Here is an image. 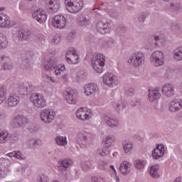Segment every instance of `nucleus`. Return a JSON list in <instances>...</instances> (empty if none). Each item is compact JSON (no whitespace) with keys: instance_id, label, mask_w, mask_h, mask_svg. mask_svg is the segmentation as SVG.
Masks as SVG:
<instances>
[{"instance_id":"nucleus-1","label":"nucleus","mask_w":182,"mask_h":182,"mask_svg":"<svg viewBox=\"0 0 182 182\" xmlns=\"http://www.w3.org/2000/svg\"><path fill=\"white\" fill-rule=\"evenodd\" d=\"M92 66L97 73H103L106 57L102 53H95L91 58Z\"/></svg>"},{"instance_id":"nucleus-2","label":"nucleus","mask_w":182,"mask_h":182,"mask_svg":"<svg viewBox=\"0 0 182 182\" xmlns=\"http://www.w3.org/2000/svg\"><path fill=\"white\" fill-rule=\"evenodd\" d=\"M43 68L48 72H50L54 69L56 76L63 75V72L66 70L65 65H58V61L55 59H49L46 61L43 65Z\"/></svg>"},{"instance_id":"nucleus-3","label":"nucleus","mask_w":182,"mask_h":182,"mask_svg":"<svg viewBox=\"0 0 182 182\" xmlns=\"http://www.w3.org/2000/svg\"><path fill=\"white\" fill-rule=\"evenodd\" d=\"M75 141L81 147H89L92 143V134L85 131H81L77 133L75 137Z\"/></svg>"},{"instance_id":"nucleus-4","label":"nucleus","mask_w":182,"mask_h":182,"mask_svg":"<svg viewBox=\"0 0 182 182\" xmlns=\"http://www.w3.org/2000/svg\"><path fill=\"white\" fill-rule=\"evenodd\" d=\"M65 4L70 14H77L83 8V0H65Z\"/></svg>"},{"instance_id":"nucleus-5","label":"nucleus","mask_w":182,"mask_h":182,"mask_svg":"<svg viewBox=\"0 0 182 182\" xmlns=\"http://www.w3.org/2000/svg\"><path fill=\"white\" fill-rule=\"evenodd\" d=\"M144 60L146 57L141 52L133 53L128 59V63L132 65L134 68H140V66L144 65Z\"/></svg>"},{"instance_id":"nucleus-6","label":"nucleus","mask_w":182,"mask_h":182,"mask_svg":"<svg viewBox=\"0 0 182 182\" xmlns=\"http://www.w3.org/2000/svg\"><path fill=\"white\" fill-rule=\"evenodd\" d=\"M150 63L153 66L159 68L164 65V53L161 50H156L151 53Z\"/></svg>"},{"instance_id":"nucleus-7","label":"nucleus","mask_w":182,"mask_h":182,"mask_svg":"<svg viewBox=\"0 0 182 182\" xmlns=\"http://www.w3.org/2000/svg\"><path fill=\"white\" fill-rule=\"evenodd\" d=\"M30 100L33 106L38 107V109H43V107H46V100H45V97L38 93L32 94Z\"/></svg>"},{"instance_id":"nucleus-8","label":"nucleus","mask_w":182,"mask_h":182,"mask_svg":"<svg viewBox=\"0 0 182 182\" xmlns=\"http://www.w3.org/2000/svg\"><path fill=\"white\" fill-rule=\"evenodd\" d=\"M55 116H56V114L50 109H43L40 113L41 119L47 124L52 123L55 120Z\"/></svg>"},{"instance_id":"nucleus-9","label":"nucleus","mask_w":182,"mask_h":182,"mask_svg":"<svg viewBox=\"0 0 182 182\" xmlns=\"http://www.w3.org/2000/svg\"><path fill=\"white\" fill-rule=\"evenodd\" d=\"M65 59L68 63L70 65H76L79 62L80 58L77 53L75 49L71 48L68 50L66 53Z\"/></svg>"},{"instance_id":"nucleus-10","label":"nucleus","mask_w":182,"mask_h":182,"mask_svg":"<svg viewBox=\"0 0 182 182\" xmlns=\"http://www.w3.org/2000/svg\"><path fill=\"white\" fill-rule=\"evenodd\" d=\"M33 18L39 23H45L46 19H48V16L46 15V11L42 9L36 10L33 13Z\"/></svg>"},{"instance_id":"nucleus-11","label":"nucleus","mask_w":182,"mask_h":182,"mask_svg":"<svg viewBox=\"0 0 182 182\" xmlns=\"http://www.w3.org/2000/svg\"><path fill=\"white\" fill-rule=\"evenodd\" d=\"M76 116L80 120H90L92 118V112H90V109H87V108L80 107L76 112Z\"/></svg>"},{"instance_id":"nucleus-12","label":"nucleus","mask_w":182,"mask_h":182,"mask_svg":"<svg viewBox=\"0 0 182 182\" xmlns=\"http://www.w3.org/2000/svg\"><path fill=\"white\" fill-rule=\"evenodd\" d=\"M52 24L54 28L62 29L66 26V18L62 15H57L53 18Z\"/></svg>"},{"instance_id":"nucleus-13","label":"nucleus","mask_w":182,"mask_h":182,"mask_svg":"<svg viewBox=\"0 0 182 182\" xmlns=\"http://www.w3.org/2000/svg\"><path fill=\"white\" fill-rule=\"evenodd\" d=\"M31 60H32V55H31V53H26L23 55L21 58L20 62L21 69L24 70H29V68H31Z\"/></svg>"},{"instance_id":"nucleus-14","label":"nucleus","mask_w":182,"mask_h":182,"mask_svg":"<svg viewBox=\"0 0 182 182\" xmlns=\"http://www.w3.org/2000/svg\"><path fill=\"white\" fill-rule=\"evenodd\" d=\"M46 8L50 14H56L60 9V0H48L46 3Z\"/></svg>"},{"instance_id":"nucleus-15","label":"nucleus","mask_w":182,"mask_h":182,"mask_svg":"<svg viewBox=\"0 0 182 182\" xmlns=\"http://www.w3.org/2000/svg\"><path fill=\"white\" fill-rule=\"evenodd\" d=\"M73 164V161L69 158H65L58 161V169L62 173H65L70 166Z\"/></svg>"},{"instance_id":"nucleus-16","label":"nucleus","mask_w":182,"mask_h":182,"mask_svg":"<svg viewBox=\"0 0 182 182\" xmlns=\"http://www.w3.org/2000/svg\"><path fill=\"white\" fill-rule=\"evenodd\" d=\"M13 126L16 128L22 127L29 123V120L25 116L18 115L13 119Z\"/></svg>"},{"instance_id":"nucleus-17","label":"nucleus","mask_w":182,"mask_h":182,"mask_svg":"<svg viewBox=\"0 0 182 182\" xmlns=\"http://www.w3.org/2000/svg\"><path fill=\"white\" fill-rule=\"evenodd\" d=\"M181 4L176 1H172L164 6V10L166 12H178L179 11H181Z\"/></svg>"},{"instance_id":"nucleus-18","label":"nucleus","mask_w":182,"mask_h":182,"mask_svg":"<svg viewBox=\"0 0 182 182\" xmlns=\"http://www.w3.org/2000/svg\"><path fill=\"white\" fill-rule=\"evenodd\" d=\"M161 92L164 96H166V97H173V96H174L176 94V91L174 90V85L170 83L164 85L161 88Z\"/></svg>"},{"instance_id":"nucleus-19","label":"nucleus","mask_w":182,"mask_h":182,"mask_svg":"<svg viewBox=\"0 0 182 182\" xmlns=\"http://www.w3.org/2000/svg\"><path fill=\"white\" fill-rule=\"evenodd\" d=\"M33 90V85L32 84H29L28 82H24L18 85V92L21 95L23 96H26V95H29Z\"/></svg>"},{"instance_id":"nucleus-20","label":"nucleus","mask_w":182,"mask_h":182,"mask_svg":"<svg viewBox=\"0 0 182 182\" xmlns=\"http://www.w3.org/2000/svg\"><path fill=\"white\" fill-rule=\"evenodd\" d=\"M164 144H158L156 147L152 151V157L154 160H159V159H161L164 156Z\"/></svg>"},{"instance_id":"nucleus-21","label":"nucleus","mask_w":182,"mask_h":182,"mask_svg":"<svg viewBox=\"0 0 182 182\" xmlns=\"http://www.w3.org/2000/svg\"><path fill=\"white\" fill-rule=\"evenodd\" d=\"M149 43H155L156 46H164L166 45V38L164 36H152L149 38Z\"/></svg>"},{"instance_id":"nucleus-22","label":"nucleus","mask_w":182,"mask_h":182,"mask_svg":"<svg viewBox=\"0 0 182 182\" xmlns=\"http://www.w3.org/2000/svg\"><path fill=\"white\" fill-rule=\"evenodd\" d=\"M117 81V78L112 73H106L102 77V82L107 86H113L116 85V82Z\"/></svg>"},{"instance_id":"nucleus-23","label":"nucleus","mask_w":182,"mask_h":182,"mask_svg":"<svg viewBox=\"0 0 182 182\" xmlns=\"http://www.w3.org/2000/svg\"><path fill=\"white\" fill-rule=\"evenodd\" d=\"M96 28L97 32L105 35V33H107V32H109L110 23L109 22H103L100 21L97 23Z\"/></svg>"},{"instance_id":"nucleus-24","label":"nucleus","mask_w":182,"mask_h":182,"mask_svg":"<svg viewBox=\"0 0 182 182\" xmlns=\"http://www.w3.org/2000/svg\"><path fill=\"white\" fill-rule=\"evenodd\" d=\"M182 107V101L181 100H175L169 103L168 109L172 113H176L178 112Z\"/></svg>"},{"instance_id":"nucleus-25","label":"nucleus","mask_w":182,"mask_h":182,"mask_svg":"<svg viewBox=\"0 0 182 182\" xmlns=\"http://www.w3.org/2000/svg\"><path fill=\"white\" fill-rule=\"evenodd\" d=\"M85 95L87 96H90L92 95H95L97 90H99V88L97 87V85L95 83H90L87 84L84 87Z\"/></svg>"},{"instance_id":"nucleus-26","label":"nucleus","mask_w":182,"mask_h":182,"mask_svg":"<svg viewBox=\"0 0 182 182\" xmlns=\"http://www.w3.org/2000/svg\"><path fill=\"white\" fill-rule=\"evenodd\" d=\"M64 95L67 103H69L70 105H75L76 97H75V91H73V90L65 91L64 92Z\"/></svg>"},{"instance_id":"nucleus-27","label":"nucleus","mask_w":182,"mask_h":182,"mask_svg":"<svg viewBox=\"0 0 182 182\" xmlns=\"http://www.w3.org/2000/svg\"><path fill=\"white\" fill-rule=\"evenodd\" d=\"M11 20L5 14H0V28H10Z\"/></svg>"},{"instance_id":"nucleus-28","label":"nucleus","mask_w":182,"mask_h":182,"mask_svg":"<svg viewBox=\"0 0 182 182\" xmlns=\"http://www.w3.org/2000/svg\"><path fill=\"white\" fill-rule=\"evenodd\" d=\"M161 94H160V90L155 88L154 90H149V100L151 102H156L157 99H160Z\"/></svg>"},{"instance_id":"nucleus-29","label":"nucleus","mask_w":182,"mask_h":182,"mask_svg":"<svg viewBox=\"0 0 182 182\" xmlns=\"http://www.w3.org/2000/svg\"><path fill=\"white\" fill-rule=\"evenodd\" d=\"M119 170L124 176H126L127 174L130 173V171H132V164L127 162V161H123L119 166Z\"/></svg>"},{"instance_id":"nucleus-30","label":"nucleus","mask_w":182,"mask_h":182,"mask_svg":"<svg viewBox=\"0 0 182 182\" xmlns=\"http://www.w3.org/2000/svg\"><path fill=\"white\" fill-rule=\"evenodd\" d=\"M20 100L21 98L19 96L14 94L13 95L9 96L7 99V106H9V107H15V106L19 103Z\"/></svg>"},{"instance_id":"nucleus-31","label":"nucleus","mask_w":182,"mask_h":182,"mask_svg":"<svg viewBox=\"0 0 182 182\" xmlns=\"http://www.w3.org/2000/svg\"><path fill=\"white\" fill-rule=\"evenodd\" d=\"M14 69L12 60L8 56H3V70H11Z\"/></svg>"},{"instance_id":"nucleus-32","label":"nucleus","mask_w":182,"mask_h":182,"mask_svg":"<svg viewBox=\"0 0 182 182\" xmlns=\"http://www.w3.org/2000/svg\"><path fill=\"white\" fill-rule=\"evenodd\" d=\"M104 122L109 127H117L119 126V121L113 117L109 116L104 117Z\"/></svg>"},{"instance_id":"nucleus-33","label":"nucleus","mask_w":182,"mask_h":182,"mask_svg":"<svg viewBox=\"0 0 182 182\" xmlns=\"http://www.w3.org/2000/svg\"><path fill=\"white\" fill-rule=\"evenodd\" d=\"M77 21L80 26H87L92 23V19L86 16H80Z\"/></svg>"},{"instance_id":"nucleus-34","label":"nucleus","mask_w":182,"mask_h":182,"mask_svg":"<svg viewBox=\"0 0 182 182\" xmlns=\"http://www.w3.org/2000/svg\"><path fill=\"white\" fill-rule=\"evenodd\" d=\"M31 36V31L25 29H21L18 31V38L19 41H28Z\"/></svg>"},{"instance_id":"nucleus-35","label":"nucleus","mask_w":182,"mask_h":182,"mask_svg":"<svg viewBox=\"0 0 182 182\" xmlns=\"http://www.w3.org/2000/svg\"><path fill=\"white\" fill-rule=\"evenodd\" d=\"M173 58L176 62L182 60V46H179L173 50L172 53Z\"/></svg>"},{"instance_id":"nucleus-36","label":"nucleus","mask_w":182,"mask_h":182,"mask_svg":"<svg viewBox=\"0 0 182 182\" xmlns=\"http://www.w3.org/2000/svg\"><path fill=\"white\" fill-rule=\"evenodd\" d=\"M159 170H160V166H159V164L151 166L149 173L152 178H159V177H160Z\"/></svg>"},{"instance_id":"nucleus-37","label":"nucleus","mask_w":182,"mask_h":182,"mask_svg":"<svg viewBox=\"0 0 182 182\" xmlns=\"http://www.w3.org/2000/svg\"><path fill=\"white\" fill-rule=\"evenodd\" d=\"M122 147L124 153L127 154L133 150V143L129 141H124L122 143Z\"/></svg>"},{"instance_id":"nucleus-38","label":"nucleus","mask_w":182,"mask_h":182,"mask_svg":"<svg viewBox=\"0 0 182 182\" xmlns=\"http://www.w3.org/2000/svg\"><path fill=\"white\" fill-rule=\"evenodd\" d=\"M55 143L58 144V146H65L68 144V138L60 135L57 136L55 137Z\"/></svg>"},{"instance_id":"nucleus-39","label":"nucleus","mask_w":182,"mask_h":182,"mask_svg":"<svg viewBox=\"0 0 182 182\" xmlns=\"http://www.w3.org/2000/svg\"><path fill=\"white\" fill-rule=\"evenodd\" d=\"M112 107H114L115 110H117V112H119L120 110H123V109L126 107L127 104L126 102H112Z\"/></svg>"},{"instance_id":"nucleus-40","label":"nucleus","mask_w":182,"mask_h":182,"mask_svg":"<svg viewBox=\"0 0 182 182\" xmlns=\"http://www.w3.org/2000/svg\"><path fill=\"white\" fill-rule=\"evenodd\" d=\"M8 47V38L3 33H0V50Z\"/></svg>"},{"instance_id":"nucleus-41","label":"nucleus","mask_w":182,"mask_h":182,"mask_svg":"<svg viewBox=\"0 0 182 182\" xmlns=\"http://www.w3.org/2000/svg\"><path fill=\"white\" fill-rule=\"evenodd\" d=\"M8 136H9L8 131H0V144H4L8 141Z\"/></svg>"},{"instance_id":"nucleus-42","label":"nucleus","mask_w":182,"mask_h":182,"mask_svg":"<svg viewBox=\"0 0 182 182\" xmlns=\"http://www.w3.org/2000/svg\"><path fill=\"white\" fill-rule=\"evenodd\" d=\"M6 100V87H0V105Z\"/></svg>"},{"instance_id":"nucleus-43","label":"nucleus","mask_w":182,"mask_h":182,"mask_svg":"<svg viewBox=\"0 0 182 182\" xmlns=\"http://www.w3.org/2000/svg\"><path fill=\"white\" fill-rule=\"evenodd\" d=\"M171 31L176 33L177 35H180L182 33V26L181 25L177 24V23H172L171 26Z\"/></svg>"},{"instance_id":"nucleus-44","label":"nucleus","mask_w":182,"mask_h":182,"mask_svg":"<svg viewBox=\"0 0 182 182\" xmlns=\"http://www.w3.org/2000/svg\"><path fill=\"white\" fill-rule=\"evenodd\" d=\"M35 41L36 43H38L40 45H43L45 44V42H46L45 36L42 33H38L36 35Z\"/></svg>"},{"instance_id":"nucleus-45","label":"nucleus","mask_w":182,"mask_h":182,"mask_svg":"<svg viewBox=\"0 0 182 182\" xmlns=\"http://www.w3.org/2000/svg\"><path fill=\"white\" fill-rule=\"evenodd\" d=\"M105 147L109 149V147H112L113 146V143H114V137L113 136H107L104 140Z\"/></svg>"},{"instance_id":"nucleus-46","label":"nucleus","mask_w":182,"mask_h":182,"mask_svg":"<svg viewBox=\"0 0 182 182\" xmlns=\"http://www.w3.org/2000/svg\"><path fill=\"white\" fill-rule=\"evenodd\" d=\"M27 144L29 146L31 149H35L36 147L38 146V139H33V138H30L28 140Z\"/></svg>"},{"instance_id":"nucleus-47","label":"nucleus","mask_w":182,"mask_h":182,"mask_svg":"<svg viewBox=\"0 0 182 182\" xmlns=\"http://www.w3.org/2000/svg\"><path fill=\"white\" fill-rule=\"evenodd\" d=\"M135 167L138 168V170H141L146 166V161L144 160H138L135 161Z\"/></svg>"},{"instance_id":"nucleus-48","label":"nucleus","mask_w":182,"mask_h":182,"mask_svg":"<svg viewBox=\"0 0 182 182\" xmlns=\"http://www.w3.org/2000/svg\"><path fill=\"white\" fill-rule=\"evenodd\" d=\"M97 154L102 156H107L109 154V149H107V147L106 146L102 149H98L97 151Z\"/></svg>"},{"instance_id":"nucleus-49","label":"nucleus","mask_w":182,"mask_h":182,"mask_svg":"<svg viewBox=\"0 0 182 182\" xmlns=\"http://www.w3.org/2000/svg\"><path fill=\"white\" fill-rule=\"evenodd\" d=\"M149 14H147V12L141 13L138 17L139 22H141V23H143V22L146 21V18H147Z\"/></svg>"},{"instance_id":"nucleus-50","label":"nucleus","mask_w":182,"mask_h":182,"mask_svg":"<svg viewBox=\"0 0 182 182\" xmlns=\"http://www.w3.org/2000/svg\"><path fill=\"white\" fill-rule=\"evenodd\" d=\"M91 182H105L102 176H93L91 178Z\"/></svg>"},{"instance_id":"nucleus-51","label":"nucleus","mask_w":182,"mask_h":182,"mask_svg":"<svg viewBox=\"0 0 182 182\" xmlns=\"http://www.w3.org/2000/svg\"><path fill=\"white\" fill-rule=\"evenodd\" d=\"M39 182H49V177L45 174H42L38 177Z\"/></svg>"},{"instance_id":"nucleus-52","label":"nucleus","mask_w":182,"mask_h":182,"mask_svg":"<svg viewBox=\"0 0 182 182\" xmlns=\"http://www.w3.org/2000/svg\"><path fill=\"white\" fill-rule=\"evenodd\" d=\"M81 167L84 171H87V170H90V166L87 163L82 162L81 164Z\"/></svg>"},{"instance_id":"nucleus-53","label":"nucleus","mask_w":182,"mask_h":182,"mask_svg":"<svg viewBox=\"0 0 182 182\" xmlns=\"http://www.w3.org/2000/svg\"><path fill=\"white\" fill-rule=\"evenodd\" d=\"M15 159H20L21 160H25V156L21 154V151H16V154L14 155Z\"/></svg>"},{"instance_id":"nucleus-54","label":"nucleus","mask_w":182,"mask_h":182,"mask_svg":"<svg viewBox=\"0 0 182 182\" xmlns=\"http://www.w3.org/2000/svg\"><path fill=\"white\" fill-rule=\"evenodd\" d=\"M1 161L2 164H4V166H6V167H9V166H11V161H9V159H5V158H1Z\"/></svg>"},{"instance_id":"nucleus-55","label":"nucleus","mask_w":182,"mask_h":182,"mask_svg":"<svg viewBox=\"0 0 182 182\" xmlns=\"http://www.w3.org/2000/svg\"><path fill=\"white\" fill-rule=\"evenodd\" d=\"M118 32H119V33H120V35H123V33H124V32H126V27L124 26H120L118 28Z\"/></svg>"},{"instance_id":"nucleus-56","label":"nucleus","mask_w":182,"mask_h":182,"mask_svg":"<svg viewBox=\"0 0 182 182\" xmlns=\"http://www.w3.org/2000/svg\"><path fill=\"white\" fill-rule=\"evenodd\" d=\"M59 42H60V36H54V38H53V43L58 45V43H59Z\"/></svg>"},{"instance_id":"nucleus-57","label":"nucleus","mask_w":182,"mask_h":182,"mask_svg":"<svg viewBox=\"0 0 182 182\" xmlns=\"http://www.w3.org/2000/svg\"><path fill=\"white\" fill-rule=\"evenodd\" d=\"M127 95H128L129 96H133V95H134V88H133V87H129V88L127 90Z\"/></svg>"},{"instance_id":"nucleus-58","label":"nucleus","mask_w":182,"mask_h":182,"mask_svg":"<svg viewBox=\"0 0 182 182\" xmlns=\"http://www.w3.org/2000/svg\"><path fill=\"white\" fill-rule=\"evenodd\" d=\"M109 14L111 18H117V12L116 11L111 10L109 11Z\"/></svg>"},{"instance_id":"nucleus-59","label":"nucleus","mask_w":182,"mask_h":182,"mask_svg":"<svg viewBox=\"0 0 182 182\" xmlns=\"http://www.w3.org/2000/svg\"><path fill=\"white\" fill-rule=\"evenodd\" d=\"M75 34L73 32H70L68 35V41H72L73 39H75Z\"/></svg>"},{"instance_id":"nucleus-60","label":"nucleus","mask_w":182,"mask_h":182,"mask_svg":"<svg viewBox=\"0 0 182 182\" xmlns=\"http://www.w3.org/2000/svg\"><path fill=\"white\" fill-rule=\"evenodd\" d=\"M112 43V41H105L103 43L104 48H110Z\"/></svg>"},{"instance_id":"nucleus-61","label":"nucleus","mask_w":182,"mask_h":182,"mask_svg":"<svg viewBox=\"0 0 182 182\" xmlns=\"http://www.w3.org/2000/svg\"><path fill=\"white\" fill-rule=\"evenodd\" d=\"M28 130H30V132H31V133H33V132H37L38 131V128H36V126H30L28 128Z\"/></svg>"},{"instance_id":"nucleus-62","label":"nucleus","mask_w":182,"mask_h":182,"mask_svg":"<svg viewBox=\"0 0 182 182\" xmlns=\"http://www.w3.org/2000/svg\"><path fill=\"white\" fill-rule=\"evenodd\" d=\"M133 107H137L140 106V100L135 101L132 103Z\"/></svg>"},{"instance_id":"nucleus-63","label":"nucleus","mask_w":182,"mask_h":182,"mask_svg":"<svg viewBox=\"0 0 182 182\" xmlns=\"http://www.w3.org/2000/svg\"><path fill=\"white\" fill-rule=\"evenodd\" d=\"M15 154H16V151L10 152L9 154H6V156H8V157L12 158V157H15Z\"/></svg>"},{"instance_id":"nucleus-64","label":"nucleus","mask_w":182,"mask_h":182,"mask_svg":"<svg viewBox=\"0 0 182 182\" xmlns=\"http://www.w3.org/2000/svg\"><path fill=\"white\" fill-rule=\"evenodd\" d=\"M46 79L48 82H52L53 83H55V78L50 77V76H47Z\"/></svg>"}]
</instances>
